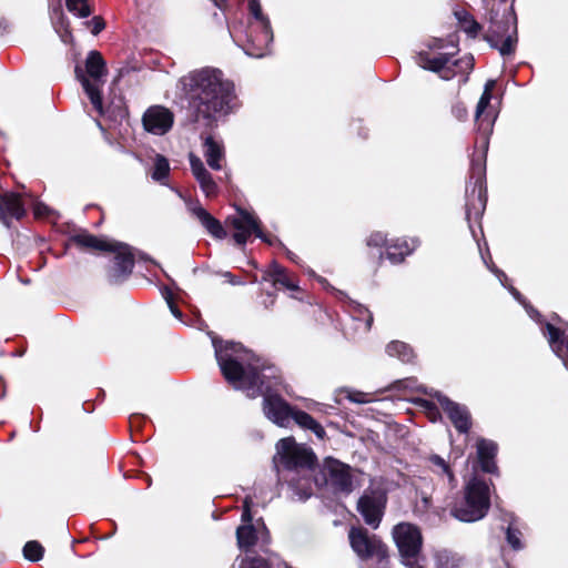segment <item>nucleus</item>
<instances>
[{
    "instance_id": "31",
    "label": "nucleus",
    "mask_w": 568,
    "mask_h": 568,
    "mask_svg": "<svg viewBox=\"0 0 568 568\" xmlns=\"http://www.w3.org/2000/svg\"><path fill=\"white\" fill-rule=\"evenodd\" d=\"M51 21L62 42H71L72 34L69 30V22L63 13L60 1H58V4L51 11Z\"/></svg>"
},
{
    "instance_id": "1",
    "label": "nucleus",
    "mask_w": 568,
    "mask_h": 568,
    "mask_svg": "<svg viewBox=\"0 0 568 568\" xmlns=\"http://www.w3.org/2000/svg\"><path fill=\"white\" fill-rule=\"evenodd\" d=\"M215 357L220 369L235 389L251 398L263 396L265 417L280 427H287L294 410L278 394L282 377L278 369L254 355L241 344L223 342L212 336Z\"/></svg>"
},
{
    "instance_id": "29",
    "label": "nucleus",
    "mask_w": 568,
    "mask_h": 568,
    "mask_svg": "<svg viewBox=\"0 0 568 568\" xmlns=\"http://www.w3.org/2000/svg\"><path fill=\"white\" fill-rule=\"evenodd\" d=\"M71 241L81 247L99 250L103 252L115 248L112 241H108L85 232L75 234L71 237Z\"/></svg>"
},
{
    "instance_id": "14",
    "label": "nucleus",
    "mask_w": 568,
    "mask_h": 568,
    "mask_svg": "<svg viewBox=\"0 0 568 568\" xmlns=\"http://www.w3.org/2000/svg\"><path fill=\"white\" fill-rule=\"evenodd\" d=\"M227 223L234 229L233 239L239 245H244L252 234L266 240V235L261 230L260 219L246 210L237 209L236 214L227 219Z\"/></svg>"
},
{
    "instance_id": "37",
    "label": "nucleus",
    "mask_w": 568,
    "mask_h": 568,
    "mask_svg": "<svg viewBox=\"0 0 568 568\" xmlns=\"http://www.w3.org/2000/svg\"><path fill=\"white\" fill-rule=\"evenodd\" d=\"M456 16L460 21L463 30L468 36L475 38L480 31L479 23L475 21L466 11L457 12Z\"/></svg>"
},
{
    "instance_id": "8",
    "label": "nucleus",
    "mask_w": 568,
    "mask_h": 568,
    "mask_svg": "<svg viewBox=\"0 0 568 568\" xmlns=\"http://www.w3.org/2000/svg\"><path fill=\"white\" fill-rule=\"evenodd\" d=\"M485 39L504 58L515 53L518 38L513 8H509L500 19L497 14L490 17V26Z\"/></svg>"
},
{
    "instance_id": "42",
    "label": "nucleus",
    "mask_w": 568,
    "mask_h": 568,
    "mask_svg": "<svg viewBox=\"0 0 568 568\" xmlns=\"http://www.w3.org/2000/svg\"><path fill=\"white\" fill-rule=\"evenodd\" d=\"M506 539L513 549H515V550L523 549L524 545L521 542V532L518 529L514 528L513 526H509L507 528Z\"/></svg>"
},
{
    "instance_id": "49",
    "label": "nucleus",
    "mask_w": 568,
    "mask_h": 568,
    "mask_svg": "<svg viewBox=\"0 0 568 568\" xmlns=\"http://www.w3.org/2000/svg\"><path fill=\"white\" fill-rule=\"evenodd\" d=\"M164 298H165V301L168 303V306H169L171 313L173 314V316L176 317V318H181L182 317V312L175 305V303L173 301V297H172V294L169 291L165 292Z\"/></svg>"
},
{
    "instance_id": "35",
    "label": "nucleus",
    "mask_w": 568,
    "mask_h": 568,
    "mask_svg": "<svg viewBox=\"0 0 568 568\" xmlns=\"http://www.w3.org/2000/svg\"><path fill=\"white\" fill-rule=\"evenodd\" d=\"M170 173V164L166 158L158 154L154 160L152 179L158 182H163Z\"/></svg>"
},
{
    "instance_id": "24",
    "label": "nucleus",
    "mask_w": 568,
    "mask_h": 568,
    "mask_svg": "<svg viewBox=\"0 0 568 568\" xmlns=\"http://www.w3.org/2000/svg\"><path fill=\"white\" fill-rule=\"evenodd\" d=\"M263 280L271 281L276 288H285L291 292H297L300 290L293 276L275 261L264 271Z\"/></svg>"
},
{
    "instance_id": "46",
    "label": "nucleus",
    "mask_w": 568,
    "mask_h": 568,
    "mask_svg": "<svg viewBox=\"0 0 568 568\" xmlns=\"http://www.w3.org/2000/svg\"><path fill=\"white\" fill-rule=\"evenodd\" d=\"M307 274L312 277H314L324 288L326 290H331L335 293L336 297L339 298V300H343L344 297H346V293H344L343 291H339V290H336L328 282L326 278L317 275L314 271L312 270H308L307 271Z\"/></svg>"
},
{
    "instance_id": "43",
    "label": "nucleus",
    "mask_w": 568,
    "mask_h": 568,
    "mask_svg": "<svg viewBox=\"0 0 568 568\" xmlns=\"http://www.w3.org/2000/svg\"><path fill=\"white\" fill-rule=\"evenodd\" d=\"M508 291L510 292V294L520 303L525 306L528 315L532 318V320H536L538 321L539 317H540V314L538 313V311H536L532 306L528 305L524 298V296L514 287V286H509L508 287Z\"/></svg>"
},
{
    "instance_id": "55",
    "label": "nucleus",
    "mask_w": 568,
    "mask_h": 568,
    "mask_svg": "<svg viewBox=\"0 0 568 568\" xmlns=\"http://www.w3.org/2000/svg\"><path fill=\"white\" fill-rule=\"evenodd\" d=\"M285 250V253H286V256L293 261V262H297V255L294 254L293 252H291L290 250H287L286 247H284Z\"/></svg>"
},
{
    "instance_id": "10",
    "label": "nucleus",
    "mask_w": 568,
    "mask_h": 568,
    "mask_svg": "<svg viewBox=\"0 0 568 568\" xmlns=\"http://www.w3.org/2000/svg\"><path fill=\"white\" fill-rule=\"evenodd\" d=\"M484 171L485 169L480 161L474 160L471 164V179L475 181L470 191L468 187L466 189V220L474 239H476V232L473 222L480 220L487 202Z\"/></svg>"
},
{
    "instance_id": "6",
    "label": "nucleus",
    "mask_w": 568,
    "mask_h": 568,
    "mask_svg": "<svg viewBox=\"0 0 568 568\" xmlns=\"http://www.w3.org/2000/svg\"><path fill=\"white\" fill-rule=\"evenodd\" d=\"M85 72L87 75L80 67H75L77 79L81 82L82 88L95 111L102 115L103 103L100 88L104 84L106 65L100 52L92 50L88 53L85 59Z\"/></svg>"
},
{
    "instance_id": "48",
    "label": "nucleus",
    "mask_w": 568,
    "mask_h": 568,
    "mask_svg": "<svg viewBox=\"0 0 568 568\" xmlns=\"http://www.w3.org/2000/svg\"><path fill=\"white\" fill-rule=\"evenodd\" d=\"M388 242H387V239H386V235L383 234L382 232H375V233H372L369 235V237L367 239V245L368 246H383V245H386L387 246Z\"/></svg>"
},
{
    "instance_id": "26",
    "label": "nucleus",
    "mask_w": 568,
    "mask_h": 568,
    "mask_svg": "<svg viewBox=\"0 0 568 568\" xmlns=\"http://www.w3.org/2000/svg\"><path fill=\"white\" fill-rule=\"evenodd\" d=\"M418 244V241L415 239H412L410 241L397 239L387 244L385 257L392 264H398L404 261L405 256L412 254Z\"/></svg>"
},
{
    "instance_id": "33",
    "label": "nucleus",
    "mask_w": 568,
    "mask_h": 568,
    "mask_svg": "<svg viewBox=\"0 0 568 568\" xmlns=\"http://www.w3.org/2000/svg\"><path fill=\"white\" fill-rule=\"evenodd\" d=\"M386 352L389 356L397 357L404 363H408L413 359V349L405 343L399 341L390 342L386 346Z\"/></svg>"
},
{
    "instance_id": "32",
    "label": "nucleus",
    "mask_w": 568,
    "mask_h": 568,
    "mask_svg": "<svg viewBox=\"0 0 568 568\" xmlns=\"http://www.w3.org/2000/svg\"><path fill=\"white\" fill-rule=\"evenodd\" d=\"M342 301L347 302L348 312L353 320L357 322H363L364 329L369 331L373 324V314L364 305L348 298L347 295Z\"/></svg>"
},
{
    "instance_id": "30",
    "label": "nucleus",
    "mask_w": 568,
    "mask_h": 568,
    "mask_svg": "<svg viewBox=\"0 0 568 568\" xmlns=\"http://www.w3.org/2000/svg\"><path fill=\"white\" fill-rule=\"evenodd\" d=\"M291 420H294L301 428L312 430L318 439H324L326 432L310 414L303 410H293Z\"/></svg>"
},
{
    "instance_id": "40",
    "label": "nucleus",
    "mask_w": 568,
    "mask_h": 568,
    "mask_svg": "<svg viewBox=\"0 0 568 568\" xmlns=\"http://www.w3.org/2000/svg\"><path fill=\"white\" fill-rule=\"evenodd\" d=\"M43 547L36 540L28 541L23 547V556L30 561H39L43 557Z\"/></svg>"
},
{
    "instance_id": "22",
    "label": "nucleus",
    "mask_w": 568,
    "mask_h": 568,
    "mask_svg": "<svg viewBox=\"0 0 568 568\" xmlns=\"http://www.w3.org/2000/svg\"><path fill=\"white\" fill-rule=\"evenodd\" d=\"M428 469L438 478V483L443 488L455 489L457 487V478L450 465L439 455L433 454L427 458Z\"/></svg>"
},
{
    "instance_id": "21",
    "label": "nucleus",
    "mask_w": 568,
    "mask_h": 568,
    "mask_svg": "<svg viewBox=\"0 0 568 568\" xmlns=\"http://www.w3.org/2000/svg\"><path fill=\"white\" fill-rule=\"evenodd\" d=\"M189 212L199 220L206 232L217 240L226 237V231L221 222L211 215L199 202H190L187 204Z\"/></svg>"
},
{
    "instance_id": "50",
    "label": "nucleus",
    "mask_w": 568,
    "mask_h": 568,
    "mask_svg": "<svg viewBox=\"0 0 568 568\" xmlns=\"http://www.w3.org/2000/svg\"><path fill=\"white\" fill-rule=\"evenodd\" d=\"M452 112H453L454 116L459 121L465 120L468 114L467 109L463 103L454 104L452 108Z\"/></svg>"
},
{
    "instance_id": "51",
    "label": "nucleus",
    "mask_w": 568,
    "mask_h": 568,
    "mask_svg": "<svg viewBox=\"0 0 568 568\" xmlns=\"http://www.w3.org/2000/svg\"><path fill=\"white\" fill-rule=\"evenodd\" d=\"M90 24L92 26L91 32L97 36L104 29V21L100 17H94Z\"/></svg>"
},
{
    "instance_id": "44",
    "label": "nucleus",
    "mask_w": 568,
    "mask_h": 568,
    "mask_svg": "<svg viewBox=\"0 0 568 568\" xmlns=\"http://www.w3.org/2000/svg\"><path fill=\"white\" fill-rule=\"evenodd\" d=\"M415 402L426 410L432 422H436L440 417L439 410L433 402L423 398H418Z\"/></svg>"
},
{
    "instance_id": "17",
    "label": "nucleus",
    "mask_w": 568,
    "mask_h": 568,
    "mask_svg": "<svg viewBox=\"0 0 568 568\" xmlns=\"http://www.w3.org/2000/svg\"><path fill=\"white\" fill-rule=\"evenodd\" d=\"M429 395L437 398L439 405L459 433L467 434L469 432L471 418L470 413L465 405L450 400L447 396L437 390L430 392Z\"/></svg>"
},
{
    "instance_id": "16",
    "label": "nucleus",
    "mask_w": 568,
    "mask_h": 568,
    "mask_svg": "<svg viewBox=\"0 0 568 568\" xmlns=\"http://www.w3.org/2000/svg\"><path fill=\"white\" fill-rule=\"evenodd\" d=\"M174 123V114L162 105L150 106L142 116V124L146 132L154 135H164Z\"/></svg>"
},
{
    "instance_id": "28",
    "label": "nucleus",
    "mask_w": 568,
    "mask_h": 568,
    "mask_svg": "<svg viewBox=\"0 0 568 568\" xmlns=\"http://www.w3.org/2000/svg\"><path fill=\"white\" fill-rule=\"evenodd\" d=\"M541 333L547 338L552 352L557 355L560 354L565 345L568 348V336L564 329L556 327L551 323H545L541 326Z\"/></svg>"
},
{
    "instance_id": "3",
    "label": "nucleus",
    "mask_w": 568,
    "mask_h": 568,
    "mask_svg": "<svg viewBox=\"0 0 568 568\" xmlns=\"http://www.w3.org/2000/svg\"><path fill=\"white\" fill-rule=\"evenodd\" d=\"M489 506L488 484L473 477L465 486L464 497L450 507V515L459 521L474 523L486 516Z\"/></svg>"
},
{
    "instance_id": "45",
    "label": "nucleus",
    "mask_w": 568,
    "mask_h": 568,
    "mask_svg": "<svg viewBox=\"0 0 568 568\" xmlns=\"http://www.w3.org/2000/svg\"><path fill=\"white\" fill-rule=\"evenodd\" d=\"M396 387L398 389H409L422 393H427L426 388L422 385H418L417 381L414 378H405L396 382Z\"/></svg>"
},
{
    "instance_id": "38",
    "label": "nucleus",
    "mask_w": 568,
    "mask_h": 568,
    "mask_svg": "<svg viewBox=\"0 0 568 568\" xmlns=\"http://www.w3.org/2000/svg\"><path fill=\"white\" fill-rule=\"evenodd\" d=\"M233 568H273V561L263 558H237Z\"/></svg>"
},
{
    "instance_id": "9",
    "label": "nucleus",
    "mask_w": 568,
    "mask_h": 568,
    "mask_svg": "<svg viewBox=\"0 0 568 568\" xmlns=\"http://www.w3.org/2000/svg\"><path fill=\"white\" fill-rule=\"evenodd\" d=\"M452 53H438L432 57L427 51L416 55V63L425 69L438 73L444 80H450L457 74H468L474 68V58L465 55L450 63Z\"/></svg>"
},
{
    "instance_id": "27",
    "label": "nucleus",
    "mask_w": 568,
    "mask_h": 568,
    "mask_svg": "<svg viewBox=\"0 0 568 568\" xmlns=\"http://www.w3.org/2000/svg\"><path fill=\"white\" fill-rule=\"evenodd\" d=\"M204 158L207 165L215 171L222 169L221 161L224 159V145L221 141L215 140L212 135H207L203 142Z\"/></svg>"
},
{
    "instance_id": "53",
    "label": "nucleus",
    "mask_w": 568,
    "mask_h": 568,
    "mask_svg": "<svg viewBox=\"0 0 568 568\" xmlns=\"http://www.w3.org/2000/svg\"><path fill=\"white\" fill-rule=\"evenodd\" d=\"M427 47L430 49V50H439V49H443L445 47L444 44V40L443 39H433L432 41L428 42Z\"/></svg>"
},
{
    "instance_id": "52",
    "label": "nucleus",
    "mask_w": 568,
    "mask_h": 568,
    "mask_svg": "<svg viewBox=\"0 0 568 568\" xmlns=\"http://www.w3.org/2000/svg\"><path fill=\"white\" fill-rule=\"evenodd\" d=\"M49 213V207L42 203H38L34 206V214L37 216H45Z\"/></svg>"
},
{
    "instance_id": "34",
    "label": "nucleus",
    "mask_w": 568,
    "mask_h": 568,
    "mask_svg": "<svg viewBox=\"0 0 568 568\" xmlns=\"http://www.w3.org/2000/svg\"><path fill=\"white\" fill-rule=\"evenodd\" d=\"M462 558L448 550H438L435 552V562L437 568H459Z\"/></svg>"
},
{
    "instance_id": "5",
    "label": "nucleus",
    "mask_w": 568,
    "mask_h": 568,
    "mask_svg": "<svg viewBox=\"0 0 568 568\" xmlns=\"http://www.w3.org/2000/svg\"><path fill=\"white\" fill-rule=\"evenodd\" d=\"M273 463L281 478L282 471L310 470L315 463V455L306 446L296 444L293 437H286L277 442Z\"/></svg>"
},
{
    "instance_id": "7",
    "label": "nucleus",
    "mask_w": 568,
    "mask_h": 568,
    "mask_svg": "<svg viewBox=\"0 0 568 568\" xmlns=\"http://www.w3.org/2000/svg\"><path fill=\"white\" fill-rule=\"evenodd\" d=\"M394 542L397 547L400 562L406 568H424L423 535L420 529L410 523H399L392 530Z\"/></svg>"
},
{
    "instance_id": "25",
    "label": "nucleus",
    "mask_w": 568,
    "mask_h": 568,
    "mask_svg": "<svg viewBox=\"0 0 568 568\" xmlns=\"http://www.w3.org/2000/svg\"><path fill=\"white\" fill-rule=\"evenodd\" d=\"M497 450V444L493 440L481 438L477 442V457L484 473H497V465L495 463Z\"/></svg>"
},
{
    "instance_id": "13",
    "label": "nucleus",
    "mask_w": 568,
    "mask_h": 568,
    "mask_svg": "<svg viewBox=\"0 0 568 568\" xmlns=\"http://www.w3.org/2000/svg\"><path fill=\"white\" fill-rule=\"evenodd\" d=\"M496 85V81L489 79L484 87V92L477 103L476 112H475V122L477 124V130L480 133L477 142H480L481 146L487 150L488 148V135L493 131V126L496 120V114H493L490 111L486 112L490 100L491 92Z\"/></svg>"
},
{
    "instance_id": "4",
    "label": "nucleus",
    "mask_w": 568,
    "mask_h": 568,
    "mask_svg": "<svg viewBox=\"0 0 568 568\" xmlns=\"http://www.w3.org/2000/svg\"><path fill=\"white\" fill-rule=\"evenodd\" d=\"M248 11L252 20L245 30V54L253 58H263L270 53L273 42V31L268 18L263 14L258 0H248Z\"/></svg>"
},
{
    "instance_id": "39",
    "label": "nucleus",
    "mask_w": 568,
    "mask_h": 568,
    "mask_svg": "<svg viewBox=\"0 0 568 568\" xmlns=\"http://www.w3.org/2000/svg\"><path fill=\"white\" fill-rule=\"evenodd\" d=\"M65 6L71 13L80 18H87L91 14V9L87 0H67Z\"/></svg>"
},
{
    "instance_id": "56",
    "label": "nucleus",
    "mask_w": 568,
    "mask_h": 568,
    "mask_svg": "<svg viewBox=\"0 0 568 568\" xmlns=\"http://www.w3.org/2000/svg\"><path fill=\"white\" fill-rule=\"evenodd\" d=\"M225 276L230 278V280H229V281H230V283H232V284H234V285H235V284H241V282H240V281H235V280L233 278V276L231 275V273H226V274H225Z\"/></svg>"
},
{
    "instance_id": "12",
    "label": "nucleus",
    "mask_w": 568,
    "mask_h": 568,
    "mask_svg": "<svg viewBox=\"0 0 568 568\" xmlns=\"http://www.w3.org/2000/svg\"><path fill=\"white\" fill-rule=\"evenodd\" d=\"M352 550L361 560L375 559L378 562L388 557V548L377 535L363 527H352L348 531Z\"/></svg>"
},
{
    "instance_id": "15",
    "label": "nucleus",
    "mask_w": 568,
    "mask_h": 568,
    "mask_svg": "<svg viewBox=\"0 0 568 568\" xmlns=\"http://www.w3.org/2000/svg\"><path fill=\"white\" fill-rule=\"evenodd\" d=\"M326 484L331 485L335 491L351 493L353 490V478L348 465L334 458H326L322 468Z\"/></svg>"
},
{
    "instance_id": "54",
    "label": "nucleus",
    "mask_w": 568,
    "mask_h": 568,
    "mask_svg": "<svg viewBox=\"0 0 568 568\" xmlns=\"http://www.w3.org/2000/svg\"><path fill=\"white\" fill-rule=\"evenodd\" d=\"M263 242L270 244V245H273L275 243H278L281 246L284 247V245L276 239V237H271V236H267L266 235V240H262Z\"/></svg>"
},
{
    "instance_id": "2",
    "label": "nucleus",
    "mask_w": 568,
    "mask_h": 568,
    "mask_svg": "<svg viewBox=\"0 0 568 568\" xmlns=\"http://www.w3.org/2000/svg\"><path fill=\"white\" fill-rule=\"evenodd\" d=\"M175 90L193 121L204 126L212 128L239 108L234 83L217 68L187 72L178 80Z\"/></svg>"
},
{
    "instance_id": "20",
    "label": "nucleus",
    "mask_w": 568,
    "mask_h": 568,
    "mask_svg": "<svg viewBox=\"0 0 568 568\" xmlns=\"http://www.w3.org/2000/svg\"><path fill=\"white\" fill-rule=\"evenodd\" d=\"M26 215L24 204L21 195L16 192H6L0 195V222L6 226H11V220H20Z\"/></svg>"
},
{
    "instance_id": "18",
    "label": "nucleus",
    "mask_w": 568,
    "mask_h": 568,
    "mask_svg": "<svg viewBox=\"0 0 568 568\" xmlns=\"http://www.w3.org/2000/svg\"><path fill=\"white\" fill-rule=\"evenodd\" d=\"M113 244L115 248L108 251L115 253L114 265L109 273V281L111 283H119L131 274L134 258L129 245L120 242H113Z\"/></svg>"
},
{
    "instance_id": "11",
    "label": "nucleus",
    "mask_w": 568,
    "mask_h": 568,
    "mask_svg": "<svg viewBox=\"0 0 568 568\" xmlns=\"http://www.w3.org/2000/svg\"><path fill=\"white\" fill-rule=\"evenodd\" d=\"M386 503L387 494L383 484L374 479L358 499L357 510L364 521L376 529L382 521Z\"/></svg>"
},
{
    "instance_id": "36",
    "label": "nucleus",
    "mask_w": 568,
    "mask_h": 568,
    "mask_svg": "<svg viewBox=\"0 0 568 568\" xmlns=\"http://www.w3.org/2000/svg\"><path fill=\"white\" fill-rule=\"evenodd\" d=\"M286 481H288L290 484V487L293 489V493H294V496H296V498L298 500H306L311 497L312 495V490H311V486H310V478H306V477H302L301 479V484L300 485H296L294 483V478H284Z\"/></svg>"
},
{
    "instance_id": "41",
    "label": "nucleus",
    "mask_w": 568,
    "mask_h": 568,
    "mask_svg": "<svg viewBox=\"0 0 568 568\" xmlns=\"http://www.w3.org/2000/svg\"><path fill=\"white\" fill-rule=\"evenodd\" d=\"M478 247H479L481 258H483L485 265L497 276L500 284L508 290L509 286H507V284H506L508 277H507L506 273L495 266V264L491 262V256L489 254H488V260L486 258V256L484 255V253L481 251L480 244H478Z\"/></svg>"
},
{
    "instance_id": "47",
    "label": "nucleus",
    "mask_w": 568,
    "mask_h": 568,
    "mask_svg": "<svg viewBox=\"0 0 568 568\" xmlns=\"http://www.w3.org/2000/svg\"><path fill=\"white\" fill-rule=\"evenodd\" d=\"M347 398L356 404H366L372 402V395L363 392H348Z\"/></svg>"
},
{
    "instance_id": "19",
    "label": "nucleus",
    "mask_w": 568,
    "mask_h": 568,
    "mask_svg": "<svg viewBox=\"0 0 568 568\" xmlns=\"http://www.w3.org/2000/svg\"><path fill=\"white\" fill-rule=\"evenodd\" d=\"M242 521L244 524L236 529L237 545L241 549H248L256 544L260 535L267 534V529L264 524H262L260 528H256L251 524L252 515L247 498L244 500Z\"/></svg>"
},
{
    "instance_id": "23",
    "label": "nucleus",
    "mask_w": 568,
    "mask_h": 568,
    "mask_svg": "<svg viewBox=\"0 0 568 568\" xmlns=\"http://www.w3.org/2000/svg\"><path fill=\"white\" fill-rule=\"evenodd\" d=\"M190 166L191 171L200 184L202 192L206 197H212L217 194L219 187L213 180L211 173L205 169L202 160L194 154H190Z\"/></svg>"
}]
</instances>
